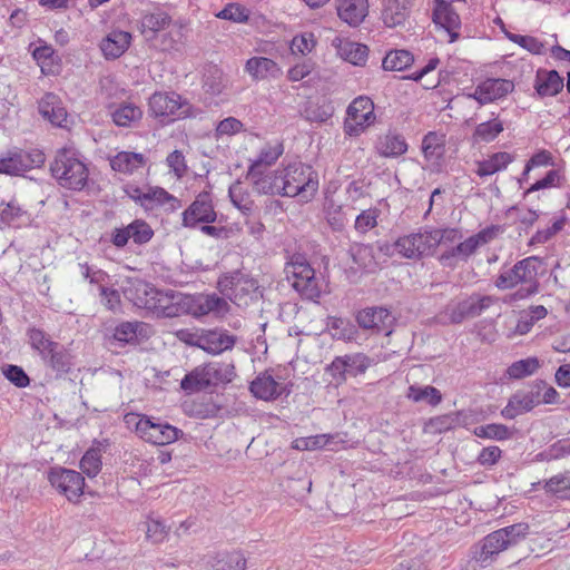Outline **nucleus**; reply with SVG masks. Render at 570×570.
<instances>
[{"instance_id": "nucleus-1", "label": "nucleus", "mask_w": 570, "mask_h": 570, "mask_svg": "<svg viewBox=\"0 0 570 570\" xmlns=\"http://www.w3.org/2000/svg\"><path fill=\"white\" fill-rule=\"evenodd\" d=\"M544 273V262L538 256H529L518 261L510 268H502L494 286L498 289H518L509 297V302H517L529 298L539 293V275Z\"/></svg>"}, {"instance_id": "nucleus-2", "label": "nucleus", "mask_w": 570, "mask_h": 570, "mask_svg": "<svg viewBox=\"0 0 570 570\" xmlns=\"http://www.w3.org/2000/svg\"><path fill=\"white\" fill-rule=\"evenodd\" d=\"M318 188L317 174L311 166L294 163L276 174L272 183L266 186L267 193H278L282 196H299L308 200Z\"/></svg>"}, {"instance_id": "nucleus-3", "label": "nucleus", "mask_w": 570, "mask_h": 570, "mask_svg": "<svg viewBox=\"0 0 570 570\" xmlns=\"http://www.w3.org/2000/svg\"><path fill=\"white\" fill-rule=\"evenodd\" d=\"M50 171L57 183L67 189L81 190L88 183L89 169L75 148L59 149L50 164Z\"/></svg>"}, {"instance_id": "nucleus-4", "label": "nucleus", "mask_w": 570, "mask_h": 570, "mask_svg": "<svg viewBox=\"0 0 570 570\" xmlns=\"http://www.w3.org/2000/svg\"><path fill=\"white\" fill-rule=\"evenodd\" d=\"M528 533L527 523H515L493 531L482 540L481 546L474 551L473 559L481 568L490 567L500 552L517 546Z\"/></svg>"}, {"instance_id": "nucleus-5", "label": "nucleus", "mask_w": 570, "mask_h": 570, "mask_svg": "<svg viewBox=\"0 0 570 570\" xmlns=\"http://www.w3.org/2000/svg\"><path fill=\"white\" fill-rule=\"evenodd\" d=\"M219 292L239 307L258 299V282L248 273L236 269L218 278Z\"/></svg>"}, {"instance_id": "nucleus-6", "label": "nucleus", "mask_w": 570, "mask_h": 570, "mask_svg": "<svg viewBox=\"0 0 570 570\" xmlns=\"http://www.w3.org/2000/svg\"><path fill=\"white\" fill-rule=\"evenodd\" d=\"M148 111L154 118L171 122L194 116L191 104L176 91H156L148 99Z\"/></svg>"}, {"instance_id": "nucleus-7", "label": "nucleus", "mask_w": 570, "mask_h": 570, "mask_svg": "<svg viewBox=\"0 0 570 570\" xmlns=\"http://www.w3.org/2000/svg\"><path fill=\"white\" fill-rule=\"evenodd\" d=\"M286 278L299 295L309 301H316L321 296V286L315 277V271L302 255L292 256L284 269Z\"/></svg>"}, {"instance_id": "nucleus-8", "label": "nucleus", "mask_w": 570, "mask_h": 570, "mask_svg": "<svg viewBox=\"0 0 570 570\" xmlns=\"http://www.w3.org/2000/svg\"><path fill=\"white\" fill-rule=\"evenodd\" d=\"M45 154L38 149L8 150L0 157V174L20 176L45 164Z\"/></svg>"}, {"instance_id": "nucleus-9", "label": "nucleus", "mask_w": 570, "mask_h": 570, "mask_svg": "<svg viewBox=\"0 0 570 570\" xmlns=\"http://www.w3.org/2000/svg\"><path fill=\"white\" fill-rule=\"evenodd\" d=\"M135 431L144 441L166 445L175 442L183 434V431L160 420L150 419L146 415L137 417Z\"/></svg>"}, {"instance_id": "nucleus-10", "label": "nucleus", "mask_w": 570, "mask_h": 570, "mask_svg": "<svg viewBox=\"0 0 570 570\" xmlns=\"http://www.w3.org/2000/svg\"><path fill=\"white\" fill-rule=\"evenodd\" d=\"M497 302L494 296L473 294L454 305H448L444 315L450 323L460 324L464 320L480 316Z\"/></svg>"}, {"instance_id": "nucleus-11", "label": "nucleus", "mask_w": 570, "mask_h": 570, "mask_svg": "<svg viewBox=\"0 0 570 570\" xmlns=\"http://www.w3.org/2000/svg\"><path fill=\"white\" fill-rule=\"evenodd\" d=\"M346 115L345 132L350 136H357L374 122V104L368 97L360 96L350 104Z\"/></svg>"}, {"instance_id": "nucleus-12", "label": "nucleus", "mask_w": 570, "mask_h": 570, "mask_svg": "<svg viewBox=\"0 0 570 570\" xmlns=\"http://www.w3.org/2000/svg\"><path fill=\"white\" fill-rule=\"evenodd\" d=\"M183 226L195 228L198 224H213L217 219L209 193H200L195 200L183 212Z\"/></svg>"}, {"instance_id": "nucleus-13", "label": "nucleus", "mask_w": 570, "mask_h": 570, "mask_svg": "<svg viewBox=\"0 0 570 570\" xmlns=\"http://www.w3.org/2000/svg\"><path fill=\"white\" fill-rule=\"evenodd\" d=\"M49 481L69 501L83 493L85 479L81 473L65 468H53L49 472Z\"/></svg>"}, {"instance_id": "nucleus-14", "label": "nucleus", "mask_w": 570, "mask_h": 570, "mask_svg": "<svg viewBox=\"0 0 570 570\" xmlns=\"http://www.w3.org/2000/svg\"><path fill=\"white\" fill-rule=\"evenodd\" d=\"M360 327L372 330L375 333L391 335L395 324V317L384 307H366L356 315Z\"/></svg>"}, {"instance_id": "nucleus-15", "label": "nucleus", "mask_w": 570, "mask_h": 570, "mask_svg": "<svg viewBox=\"0 0 570 570\" xmlns=\"http://www.w3.org/2000/svg\"><path fill=\"white\" fill-rule=\"evenodd\" d=\"M148 336V324L138 321H122L114 327L112 334L107 340L110 345L125 347L126 345H137Z\"/></svg>"}, {"instance_id": "nucleus-16", "label": "nucleus", "mask_w": 570, "mask_h": 570, "mask_svg": "<svg viewBox=\"0 0 570 570\" xmlns=\"http://www.w3.org/2000/svg\"><path fill=\"white\" fill-rule=\"evenodd\" d=\"M394 248L400 255L410 259H419L433 252L429 230L400 237L395 242Z\"/></svg>"}, {"instance_id": "nucleus-17", "label": "nucleus", "mask_w": 570, "mask_h": 570, "mask_svg": "<svg viewBox=\"0 0 570 570\" xmlns=\"http://www.w3.org/2000/svg\"><path fill=\"white\" fill-rule=\"evenodd\" d=\"M249 391L256 399L263 401H275L282 395L287 396L291 393L287 384L278 381L269 371L259 373L249 385Z\"/></svg>"}, {"instance_id": "nucleus-18", "label": "nucleus", "mask_w": 570, "mask_h": 570, "mask_svg": "<svg viewBox=\"0 0 570 570\" xmlns=\"http://www.w3.org/2000/svg\"><path fill=\"white\" fill-rule=\"evenodd\" d=\"M514 90L512 80L502 78H488L480 82L471 98L475 99L480 105H487L495 100L504 98Z\"/></svg>"}, {"instance_id": "nucleus-19", "label": "nucleus", "mask_w": 570, "mask_h": 570, "mask_svg": "<svg viewBox=\"0 0 570 570\" xmlns=\"http://www.w3.org/2000/svg\"><path fill=\"white\" fill-rule=\"evenodd\" d=\"M282 154L283 149L281 146L265 147L261 150L258 158L249 166L247 178L253 181L258 191L267 194L266 186L268 185V181L263 178L264 171L262 167L273 165Z\"/></svg>"}, {"instance_id": "nucleus-20", "label": "nucleus", "mask_w": 570, "mask_h": 570, "mask_svg": "<svg viewBox=\"0 0 570 570\" xmlns=\"http://www.w3.org/2000/svg\"><path fill=\"white\" fill-rule=\"evenodd\" d=\"M108 112L117 127L130 128L137 126L142 119V109L131 101L111 104Z\"/></svg>"}, {"instance_id": "nucleus-21", "label": "nucleus", "mask_w": 570, "mask_h": 570, "mask_svg": "<svg viewBox=\"0 0 570 570\" xmlns=\"http://www.w3.org/2000/svg\"><path fill=\"white\" fill-rule=\"evenodd\" d=\"M38 109L40 115L49 120L53 126L63 128L67 126V110L63 107L60 98L52 94L47 92L39 101Z\"/></svg>"}, {"instance_id": "nucleus-22", "label": "nucleus", "mask_w": 570, "mask_h": 570, "mask_svg": "<svg viewBox=\"0 0 570 570\" xmlns=\"http://www.w3.org/2000/svg\"><path fill=\"white\" fill-rule=\"evenodd\" d=\"M236 337L225 330H203L200 348L210 354H220L232 350Z\"/></svg>"}, {"instance_id": "nucleus-23", "label": "nucleus", "mask_w": 570, "mask_h": 570, "mask_svg": "<svg viewBox=\"0 0 570 570\" xmlns=\"http://www.w3.org/2000/svg\"><path fill=\"white\" fill-rule=\"evenodd\" d=\"M533 87L540 98L554 97L563 89L564 82L558 71L538 69Z\"/></svg>"}, {"instance_id": "nucleus-24", "label": "nucleus", "mask_w": 570, "mask_h": 570, "mask_svg": "<svg viewBox=\"0 0 570 570\" xmlns=\"http://www.w3.org/2000/svg\"><path fill=\"white\" fill-rule=\"evenodd\" d=\"M337 55L354 66L365 65L368 57V48L360 42L346 38H335L333 40Z\"/></svg>"}, {"instance_id": "nucleus-25", "label": "nucleus", "mask_w": 570, "mask_h": 570, "mask_svg": "<svg viewBox=\"0 0 570 570\" xmlns=\"http://www.w3.org/2000/svg\"><path fill=\"white\" fill-rule=\"evenodd\" d=\"M337 16L351 27H357L368 11L367 0H337Z\"/></svg>"}, {"instance_id": "nucleus-26", "label": "nucleus", "mask_w": 570, "mask_h": 570, "mask_svg": "<svg viewBox=\"0 0 570 570\" xmlns=\"http://www.w3.org/2000/svg\"><path fill=\"white\" fill-rule=\"evenodd\" d=\"M245 71L253 80L259 81L268 78H278L282 69L278 63L266 57H252L245 63Z\"/></svg>"}, {"instance_id": "nucleus-27", "label": "nucleus", "mask_w": 570, "mask_h": 570, "mask_svg": "<svg viewBox=\"0 0 570 570\" xmlns=\"http://www.w3.org/2000/svg\"><path fill=\"white\" fill-rule=\"evenodd\" d=\"M131 35L127 31L114 30L102 39L100 49L107 59L119 58L129 47Z\"/></svg>"}, {"instance_id": "nucleus-28", "label": "nucleus", "mask_w": 570, "mask_h": 570, "mask_svg": "<svg viewBox=\"0 0 570 570\" xmlns=\"http://www.w3.org/2000/svg\"><path fill=\"white\" fill-rule=\"evenodd\" d=\"M0 222L8 227H21L30 222V214L16 199L0 204Z\"/></svg>"}, {"instance_id": "nucleus-29", "label": "nucleus", "mask_w": 570, "mask_h": 570, "mask_svg": "<svg viewBox=\"0 0 570 570\" xmlns=\"http://www.w3.org/2000/svg\"><path fill=\"white\" fill-rule=\"evenodd\" d=\"M147 159L145 155L131 151H119L110 158V166L115 171L131 175L145 167Z\"/></svg>"}, {"instance_id": "nucleus-30", "label": "nucleus", "mask_w": 570, "mask_h": 570, "mask_svg": "<svg viewBox=\"0 0 570 570\" xmlns=\"http://www.w3.org/2000/svg\"><path fill=\"white\" fill-rule=\"evenodd\" d=\"M167 203L170 205L171 210L180 207V202L161 187H146L144 189V196L140 206L145 209L150 210L156 206H161Z\"/></svg>"}, {"instance_id": "nucleus-31", "label": "nucleus", "mask_w": 570, "mask_h": 570, "mask_svg": "<svg viewBox=\"0 0 570 570\" xmlns=\"http://www.w3.org/2000/svg\"><path fill=\"white\" fill-rule=\"evenodd\" d=\"M412 0H390L382 12L384 23L390 27L402 24L410 14Z\"/></svg>"}, {"instance_id": "nucleus-32", "label": "nucleus", "mask_w": 570, "mask_h": 570, "mask_svg": "<svg viewBox=\"0 0 570 570\" xmlns=\"http://www.w3.org/2000/svg\"><path fill=\"white\" fill-rule=\"evenodd\" d=\"M175 291H160L156 287L146 286L145 299L142 302L144 307L153 312L157 317L160 316L166 305H169L171 301H175Z\"/></svg>"}, {"instance_id": "nucleus-33", "label": "nucleus", "mask_w": 570, "mask_h": 570, "mask_svg": "<svg viewBox=\"0 0 570 570\" xmlns=\"http://www.w3.org/2000/svg\"><path fill=\"white\" fill-rule=\"evenodd\" d=\"M513 161L511 154L507 151H498L492 154L488 159L476 163L475 174L483 178L494 175L508 167Z\"/></svg>"}, {"instance_id": "nucleus-34", "label": "nucleus", "mask_w": 570, "mask_h": 570, "mask_svg": "<svg viewBox=\"0 0 570 570\" xmlns=\"http://www.w3.org/2000/svg\"><path fill=\"white\" fill-rule=\"evenodd\" d=\"M28 343L31 348L45 360L51 350L59 348L60 343L52 341L51 337L41 328L30 327L27 331Z\"/></svg>"}, {"instance_id": "nucleus-35", "label": "nucleus", "mask_w": 570, "mask_h": 570, "mask_svg": "<svg viewBox=\"0 0 570 570\" xmlns=\"http://www.w3.org/2000/svg\"><path fill=\"white\" fill-rule=\"evenodd\" d=\"M52 352L42 360L46 367L50 368L56 373L57 377H61L71 370V355L69 351L63 346L59 345V348L51 350Z\"/></svg>"}, {"instance_id": "nucleus-36", "label": "nucleus", "mask_w": 570, "mask_h": 570, "mask_svg": "<svg viewBox=\"0 0 570 570\" xmlns=\"http://www.w3.org/2000/svg\"><path fill=\"white\" fill-rule=\"evenodd\" d=\"M204 365L207 373L209 387L227 384L232 382L235 376V367L230 363L209 362Z\"/></svg>"}, {"instance_id": "nucleus-37", "label": "nucleus", "mask_w": 570, "mask_h": 570, "mask_svg": "<svg viewBox=\"0 0 570 570\" xmlns=\"http://www.w3.org/2000/svg\"><path fill=\"white\" fill-rule=\"evenodd\" d=\"M406 397L414 403H426L436 406L442 402V393L431 385L412 384L407 389Z\"/></svg>"}, {"instance_id": "nucleus-38", "label": "nucleus", "mask_w": 570, "mask_h": 570, "mask_svg": "<svg viewBox=\"0 0 570 570\" xmlns=\"http://www.w3.org/2000/svg\"><path fill=\"white\" fill-rule=\"evenodd\" d=\"M533 407V399L529 397L528 392L521 391L514 393L508 404L502 409L501 415L504 419L512 420L515 416L531 411Z\"/></svg>"}, {"instance_id": "nucleus-39", "label": "nucleus", "mask_w": 570, "mask_h": 570, "mask_svg": "<svg viewBox=\"0 0 570 570\" xmlns=\"http://www.w3.org/2000/svg\"><path fill=\"white\" fill-rule=\"evenodd\" d=\"M324 217L333 232H343L348 222L346 213L343 210V205L338 204L333 198L325 199Z\"/></svg>"}, {"instance_id": "nucleus-40", "label": "nucleus", "mask_w": 570, "mask_h": 570, "mask_svg": "<svg viewBox=\"0 0 570 570\" xmlns=\"http://www.w3.org/2000/svg\"><path fill=\"white\" fill-rule=\"evenodd\" d=\"M246 558L240 551H222L213 558L214 570H245Z\"/></svg>"}, {"instance_id": "nucleus-41", "label": "nucleus", "mask_w": 570, "mask_h": 570, "mask_svg": "<svg viewBox=\"0 0 570 570\" xmlns=\"http://www.w3.org/2000/svg\"><path fill=\"white\" fill-rule=\"evenodd\" d=\"M195 302L196 301L193 296L179 292L175 294V301H171L169 305L165 306V309L161 312L159 317L171 318L196 313Z\"/></svg>"}, {"instance_id": "nucleus-42", "label": "nucleus", "mask_w": 570, "mask_h": 570, "mask_svg": "<svg viewBox=\"0 0 570 570\" xmlns=\"http://www.w3.org/2000/svg\"><path fill=\"white\" fill-rule=\"evenodd\" d=\"M170 23L171 17L161 9L145 13L140 20L142 33L150 32L151 36L165 30Z\"/></svg>"}, {"instance_id": "nucleus-43", "label": "nucleus", "mask_w": 570, "mask_h": 570, "mask_svg": "<svg viewBox=\"0 0 570 570\" xmlns=\"http://www.w3.org/2000/svg\"><path fill=\"white\" fill-rule=\"evenodd\" d=\"M504 130L503 122L499 118L479 124L473 134V144L491 142Z\"/></svg>"}, {"instance_id": "nucleus-44", "label": "nucleus", "mask_w": 570, "mask_h": 570, "mask_svg": "<svg viewBox=\"0 0 570 570\" xmlns=\"http://www.w3.org/2000/svg\"><path fill=\"white\" fill-rule=\"evenodd\" d=\"M180 387L187 393L193 394L209 387L205 365L196 366L187 373L180 382Z\"/></svg>"}, {"instance_id": "nucleus-45", "label": "nucleus", "mask_w": 570, "mask_h": 570, "mask_svg": "<svg viewBox=\"0 0 570 570\" xmlns=\"http://www.w3.org/2000/svg\"><path fill=\"white\" fill-rule=\"evenodd\" d=\"M228 195L233 205L238 208L244 215H250L254 208V202L249 191L238 180L234 183L229 189Z\"/></svg>"}, {"instance_id": "nucleus-46", "label": "nucleus", "mask_w": 570, "mask_h": 570, "mask_svg": "<svg viewBox=\"0 0 570 570\" xmlns=\"http://www.w3.org/2000/svg\"><path fill=\"white\" fill-rule=\"evenodd\" d=\"M414 61L413 55L407 50H392L386 53L382 61L384 70L402 71Z\"/></svg>"}, {"instance_id": "nucleus-47", "label": "nucleus", "mask_w": 570, "mask_h": 570, "mask_svg": "<svg viewBox=\"0 0 570 570\" xmlns=\"http://www.w3.org/2000/svg\"><path fill=\"white\" fill-rule=\"evenodd\" d=\"M473 434L481 439H490L495 441H505L512 438V431L504 424L490 423L475 426Z\"/></svg>"}, {"instance_id": "nucleus-48", "label": "nucleus", "mask_w": 570, "mask_h": 570, "mask_svg": "<svg viewBox=\"0 0 570 570\" xmlns=\"http://www.w3.org/2000/svg\"><path fill=\"white\" fill-rule=\"evenodd\" d=\"M543 488L547 493L553 494L559 499L570 500V472L551 476L546 481Z\"/></svg>"}, {"instance_id": "nucleus-49", "label": "nucleus", "mask_w": 570, "mask_h": 570, "mask_svg": "<svg viewBox=\"0 0 570 570\" xmlns=\"http://www.w3.org/2000/svg\"><path fill=\"white\" fill-rule=\"evenodd\" d=\"M461 412L434 416L426 423V430L432 433H444L460 425Z\"/></svg>"}, {"instance_id": "nucleus-50", "label": "nucleus", "mask_w": 570, "mask_h": 570, "mask_svg": "<svg viewBox=\"0 0 570 570\" xmlns=\"http://www.w3.org/2000/svg\"><path fill=\"white\" fill-rule=\"evenodd\" d=\"M225 79L220 69L210 67L204 75L203 88L210 96H219L225 89Z\"/></svg>"}, {"instance_id": "nucleus-51", "label": "nucleus", "mask_w": 570, "mask_h": 570, "mask_svg": "<svg viewBox=\"0 0 570 570\" xmlns=\"http://www.w3.org/2000/svg\"><path fill=\"white\" fill-rule=\"evenodd\" d=\"M80 469L89 478L96 476L101 470V450L98 446H91L86 451L80 460Z\"/></svg>"}, {"instance_id": "nucleus-52", "label": "nucleus", "mask_w": 570, "mask_h": 570, "mask_svg": "<svg viewBox=\"0 0 570 570\" xmlns=\"http://www.w3.org/2000/svg\"><path fill=\"white\" fill-rule=\"evenodd\" d=\"M432 16L434 23L441 26L450 33L460 27L459 14L451 6L443 7V9H433Z\"/></svg>"}, {"instance_id": "nucleus-53", "label": "nucleus", "mask_w": 570, "mask_h": 570, "mask_svg": "<svg viewBox=\"0 0 570 570\" xmlns=\"http://www.w3.org/2000/svg\"><path fill=\"white\" fill-rule=\"evenodd\" d=\"M407 144L400 135H389L380 144V153L385 157H397L405 154Z\"/></svg>"}, {"instance_id": "nucleus-54", "label": "nucleus", "mask_w": 570, "mask_h": 570, "mask_svg": "<svg viewBox=\"0 0 570 570\" xmlns=\"http://www.w3.org/2000/svg\"><path fill=\"white\" fill-rule=\"evenodd\" d=\"M350 254L353 262L361 268L371 269L375 265L373 247L371 245L354 244L350 248Z\"/></svg>"}, {"instance_id": "nucleus-55", "label": "nucleus", "mask_w": 570, "mask_h": 570, "mask_svg": "<svg viewBox=\"0 0 570 570\" xmlns=\"http://www.w3.org/2000/svg\"><path fill=\"white\" fill-rule=\"evenodd\" d=\"M347 375L357 376L364 374L371 366V358L363 353L343 355Z\"/></svg>"}, {"instance_id": "nucleus-56", "label": "nucleus", "mask_w": 570, "mask_h": 570, "mask_svg": "<svg viewBox=\"0 0 570 570\" xmlns=\"http://www.w3.org/2000/svg\"><path fill=\"white\" fill-rule=\"evenodd\" d=\"M539 366L540 363L537 357H528L512 363L508 367L507 373L509 377L519 380L532 375Z\"/></svg>"}, {"instance_id": "nucleus-57", "label": "nucleus", "mask_w": 570, "mask_h": 570, "mask_svg": "<svg viewBox=\"0 0 570 570\" xmlns=\"http://www.w3.org/2000/svg\"><path fill=\"white\" fill-rule=\"evenodd\" d=\"M129 237L135 244L142 245L148 243L154 236V230L144 219H135L127 225Z\"/></svg>"}, {"instance_id": "nucleus-58", "label": "nucleus", "mask_w": 570, "mask_h": 570, "mask_svg": "<svg viewBox=\"0 0 570 570\" xmlns=\"http://www.w3.org/2000/svg\"><path fill=\"white\" fill-rule=\"evenodd\" d=\"M216 17L232 22L243 23L249 18V10L240 3L230 2L216 13Z\"/></svg>"}, {"instance_id": "nucleus-59", "label": "nucleus", "mask_w": 570, "mask_h": 570, "mask_svg": "<svg viewBox=\"0 0 570 570\" xmlns=\"http://www.w3.org/2000/svg\"><path fill=\"white\" fill-rule=\"evenodd\" d=\"M379 215L380 210L376 207L362 210L355 218L354 229L361 235L366 234L377 226Z\"/></svg>"}, {"instance_id": "nucleus-60", "label": "nucleus", "mask_w": 570, "mask_h": 570, "mask_svg": "<svg viewBox=\"0 0 570 570\" xmlns=\"http://www.w3.org/2000/svg\"><path fill=\"white\" fill-rule=\"evenodd\" d=\"M433 249L438 245L453 244L462 238V234L458 228H444L429 230Z\"/></svg>"}, {"instance_id": "nucleus-61", "label": "nucleus", "mask_w": 570, "mask_h": 570, "mask_svg": "<svg viewBox=\"0 0 570 570\" xmlns=\"http://www.w3.org/2000/svg\"><path fill=\"white\" fill-rule=\"evenodd\" d=\"M226 307L227 303L224 298L216 295H207L199 299L197 309L195 308V314L205 315L212 312L220 313Z\"/></svg>"}, {"instance_id": "nucleus-62", "label": "nucleus", "mask_w": 570, "mask_h": 570, "mask_svg": "<svg viewBox=\"0 0 570 570\" xmlns=\"http://www.w3.org/2000/svg\"><path fill=\"white\" fill-rule=\"evenodd\" d=\"M316 45V40L313 33L305 32L299 36H295L291 43V50L293 53L307 55Z\"/></svg>"}, {"instance_id": "nucleus-63", "label": "nucleus", "mask_w": 570, "mask_h": 570, "mask_svg": "<svg viewBox=\"0 0 570 570\" xmlns=\"http://www.w3.org/2000/svg\"><path fill=\"white\" fill-rule=\"evenodd\" d=\"M99 294L101 296V303L107 309H109L114 313L120 311L121 298H120V294L117 289L107 287L105 285H100Z\"/></svg>"}, {"instance_id": "nucleus-64", "label": "nucleus", "mask_w": 570, "mask_h": 570, "mask_svg": "<svg viewBox=\"0 0 570 570\" xmlns=\"http://www.w3.org/2000/svg\"><path fill=\"white\" fill-rule=\"evenodd\" d=\"M168 528L157 519H149L146 522V535L154 543L164 541L167 537Z\"/></svg>"}]
</instances>
